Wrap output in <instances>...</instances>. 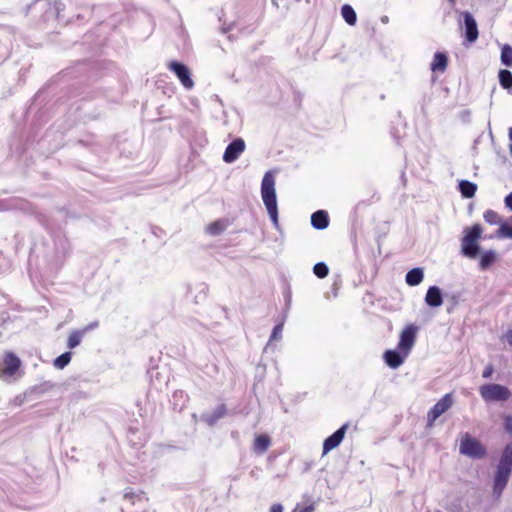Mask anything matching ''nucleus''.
Listing matches in <instances>:
<instances>
[{
  "mask_svg": "<svg viewBox=\"0 0 512 512\" xmlns=\"http://www.w3.org/2000/svg\"><path fill=\"white\" fill-rule=\"evenodd\" d=\"M341 14H342V17L344 18V20L349 25H354L356 23L357 16H356L354 9L350 5H348V4L343 5L341 8Z\"/></svg>",
  "mask_w": 512,
  "mask_h": 512,
  "instance_id": "22",
  "label": "nucleus"
},
{
  "mask_svg": "<svg viewBox=\"0 0 512 512\" xmlns=\"http://www.w3.org/2000/svg\"><path fill=\"white\" fill-rule=\"evenodd\" d=\"M512 473V443L507 444L499 458L493 476L492 493L496 499H499L506 488L510 475Z\"/></svg>",
  "mask_w": 512,
  "mask_h": 512,
  "instance_id": "1",
  "label": "nucleus"
},
{
  "mask_svg": "<svg viewBox=\"0 0 512 512\" xmlns=\"http://www.w3.org/2000/svg\"><path fill=\"white\" fill-rule=\"evenodd\" d=\"M425 302L430 307H439L443 303L441 290L437 286H431L427 290Z\"/></svg>",
  "mask_w": 512,
  "mask_h": 512,
  "instance_id": "13",
  "label": "nucleus"
},
{
  "mask_svg": "<svg viewBox=\"0 0 512 512\" xmlns=\"http://www.w3.org/2000/svg\"><path fill=\"white\" fill-rule=\"evenodd\" d=\"M499 82L504 89H512V73L506 69L500 70Z\"/></svg>",
  "mask_w": 512,
  "mask_h": 512,
  "instance_id": "25",
  "label": "nucleus"
},
{
  "mask_svg": "<svg viewBox=\"0 0 512 512\" xmlns=\"http://www.w3.org/2000/svg\"><path fill=\"white\" fill-rule=\"evenodd\" d=\"M311 224L316 229H325L329 224L328 214L324 210H318L311 216Z\"/></svg>",
  "mask_w": 512,
  "mask_h": 512,
  "instance_id": "16",
  "label": "nucleus"
},
{
  "mask_svg": "<svg viewBox=\"0 0 512 512\" xmlns=\"http://www.w3.org/2000/svg\"><path fill=\"white\" fill-rule=\"evenodd\" d=\"M270 444H271V439L269 436L264 435V434L258 435L255 438V441L253 444V450L255 453L261 455L268 450Z\"/></svg>",
  "mask_w": 512,
  "mask_h": 512,
  "instance_id": "17",
  "label": "nucleus"
},
{
  "mask_svg": "<svg viewBox=\"0 0 512 512\" xmlns=\"http://www.w3.org/2000/svg\"><path fill=\"white\" fill-rule=\"evenodd\" d=\"M84 335H85V331H81V330L73 331L68 337L67 346L70 349L77 347L81 343V340L84 337Z\"/></svg>",
  "mask_w": 512,
  "mask_h": 512,
  "instance_id": "23",
  "label": "nucleus"
},
{
  "mask_svg": "<svg viewBox=\"0 0 512 512\" xmlns=\"http://www.w3.org/2000/svg\"><path fill=\"white\" fill-rule=\"evenodd\" d=\"M448 65V57L443 52H436L434 54L433 60L430 64V69L433 72L443 73Z\"/></svg>",
  "mask_w": 512,
  "mask_h": 512,
  "instance_id": "15",
  "label": "nucleus"
},
{
  "mask_svg": "<svg viewBox=\"0 0 512 512\" xmlns=\"http://www.w3.org/2000/svg\"><path fill=\"white\" fill-rule=\"evenodd\" d=\"M20 359L13 353H6L0 362V378L7 380L19 369Z\"/></svg>",
  "mask_w": 512,
  "mask_h": 512,
  "instance_id": "8",
  "label": "nucleus"
},
{
  "mask_svg": "<svg viewBox=\"0 0 512 512\" xmlns=\"http://www.w3.org/2000/svg\"><path fill=\"white\" fill-rule=\"evenodd\" d=\"M479 393L486 402L507 401L511 396V391L500 384H485L480 386Z\"/></svg>",
  "mask_w": 512,
  "mask_h": 512,
  "instance_id": "4",
  "label": "nucleus"
},
{
  "mask_svg": "<svg viewBox=\"0 0 512 512\" xmlns=\"http://www.w3.org/2000/svg\"><path fill=\"white\" fill-rule=\"evenodd\" d=\"M313 272L317 277L325 278L329 273V269L325 263L320 262V263L315 264V266L313 268Z\"/></svg>",
  "mask_w": 512,
  "mask_h": 512,
  "instance_id": "30",
  "label": "nucleus"
},
{
  "mask_svg": "<svg viewBox=\"0 0 512 512\" xmlns=\"http://www.w3.org/2000/svg\"><path fill=\"white\" fill-rule=\"evenodd\" d=\"M314 507L312 505L309 506H297L292 512H313Z\"/></svg>",
  "mask_w": 512,
  "mask_h": 512,
  "instance_id": "32",
  "label": "nucleus"
},
{
  "mask_svg": "<svg viewBox=\"0 0 512 512\" xmlns=\"http://www.w3.org/2000/svg\"><path fill=\"white\" fill-rule=\"evenodd\" d=\"M498 236L512 239V217L509 221L501 223L498 229Z\"/></svg>",
  "mask_w": 512,
  "mask_h": 512,
  "instance_id": "26",
  "label": "nucleus"
},
{
  "mask_svg": "<svg viewBox=\"0 0 512 512\" xmlns=\"http://www.w3.org/2000/svg\"><path fill=\"white\" fill-rule=\"evenodd\" d=\"M348 428V424H344L337 431H335L332 435H330L323 443V454L328 453L332 449L336 448L340 445L342 440L344 439L346 430Z\"/></svg>",
  "mask_w": 512,
  "mask_h": 512,
  "instance_id": "11",
  "label": "nucleus"
},
{
  "mask_svg": "<svg viewBox=\"0 0 512 512\" xmlns=\"http://www.w3.org/2000/svg\"><path fill=\"white\" fill-rule=\"evenodd\" d=\"M226 229V224L223 221H215L211 223L206 231L211 235H219Z\"/></svg>",
  "mask_w": 512,
  "mask_h": 512,
  "instance_id": "27",
  "label": "nucleus"
},
{
  "mask_svg": "<svg viewBox=\"0 0 512 512\" xmlns=\"http://www.w3.org/2000/svg\"><path fill=\"white\" fill-rule=\"evenodd\" d=\"M464 25L466 39L471 43L475 42L478 38V29L475 19L469 12L464 13Z\"/></svg>",
  "mask_w": 512,
  "mask_h": 512,
  "instance_id": "12",
  "label": "nucleus"
},
{
  "mask_svg": "<svg viewBox=\"0 0 512 512\" xmlns=\"http://www.w3.org/2000/svg\"><path fill=\"white\" fill-rule=\"evenodd\" d=\"M226 413V408L224 405L218 406L214 412L210 415H206L204 420L210 426H213L219 419H221Z\"/></svg>",
  "mask_w": 512,
  "mask_h": 512,
  "instance_id": "21",
  "label": "nucleus"
},
{
  "mask_svg": "<svg viewBox=\"0 0 512 512\" xmlns=\"http://www.w3.org/2000/svg\"><path fill=\"white\" fill-rule=\"evenodd\" d=\"M459 190L463 197L472 198L477 190V185L468 180H461L459 182Z\"/></svg>",
  "mask_w": 512,
  "mask_h": 512,
  "instance_id": "19",
  "label": "nucleus"
},
{
  "mask_svg": "<svg viewBox=\"0 0 512 512\" xmlns=\"http://www.w3.org/2000/svg\"><path fill=\"white\" fill-rule=\"evenodd\" d=\"M484 219L487 223L491 224V225H495V224H500L503 223L501 221V218L500 216L498 215V213H496L495 211L493 210H487L485 213H484Z\"/></svg>",
  "mask_w": 512,
  "mask_h": 512,
  "instance_id": "29",
  "label": "nucleus"
},
{
  "mask_svg": "<svg viewBox=\"0 0 512 512\" xmlns=\"http://www.w3.org/2000/svg\"><path fill=\"white\" fill-rule=\"evenodd\" d=\"M97 327H98V322L95 321V322L90 323L89 325H87L83 329H81V331H85V334H86L88 331L93 330V329H95Z\"/></svg>",
  "mask_w": 512,
  "mask_h": 512,
  "instance_id": "34",
  "label": "nucleus"
},
{
  "mask_svg": "<svg viewBox=\"0 0 512 512\" xmlns=\"http://www.w3.org/2000/svg\"><path fill=\"white\" fill-rule=\"evenodd\" d=\"M168 68L174 72L187 90H191L194 87V81L191 78V73L187 66L177 61H171L168 64Z\"/></svg>",
  "mask_w": 512,
  "mask_h": 512,
  "instance_id": "9",
  "label": "nucleus"
},
{
  "mask_svg": "<svg viewBox=\"0 0 512 512\" xmlns=\"http://www.w3.org/2000/svg\"><path fill=\"white\" fill-rule=\"evenodd\" d=\"M405 358L406 357H404V354L396 350H387L384 353V360L386 364L393 369H396L399 366H401Z\"/></svg>",
  "mask_w": 512,
  "mask_h": 512,
  "instance_id": "14",
  "label": "nucleus"
},
{
  "mask_svg": "<svg viewBox=\"0 0 512 512\" xmlns=\"http://www.w3.org/2000/svg\"><path fill=\"white\" fill-rule=\"evenodd\" d=\"M465 235L461 240V250L463 255L469 258H476L480 252V246L478 240L482 234V228L480 225L475 224L471 228L464 230Z\"/></svg>",
  "mask_w": 512,
  "mask_h": 512,
  "instance_id": "3",
  "label": "nucleus"
},
{
  "mask_svg": "<svg viewBox=\"0 0 512 512\" xmlns=\"http://www.w3.org/2000/svg\"><path fill=\"white\" fill-rule=\"evenodd\" d=\"M501 63L507 67H512V47L508 44L502 46Z\"/></svg>",
  "mask_w": 512,
  "mask_h": 512,
  "instance_id": "24",
  "label": "nucleus"
},
{
  "mask_svg": "<svg viewBox=\"0 0 512 512\" xmlns=\"http://www.w3.org/2000/svg\"><path fill=\"white\" fill-rule=\"evenodd\" d=\"M453 404V397L450 393L445 394L428 412L427 426L432 427L437 418L445 413Z\"/></svg>",
  "mask_w": 512,
  "mask_h": 512,
  "instance_id": "7",
  "label": "nucleus"
},
{
  "mask_svg": "<svg viewBox=\"0 0 512 512\" xmlns=\"http://www.w3.org/2000/svg\"><path fill=\"white\" fill-rule=\"evenodd\" d=\"M509 139L512 141V128L509 129Z\"/></svg>",
  "mask_w": 512,
  "mask_h": 512,
  "instance_id": "40",
  "label": "nucleus"
},
{
  "mask_svg": "<svg viewBox=\"0 0 512 512\" xmlns=\"http://www.w3.org/2000/svg\"><path fill=\"white\" fill-rule=\"evenodd\" d=\"M70 360H71V353L65 352V353L61 354L60 356H58L54 360V366L58 369H63L64 367H66L69 364Z\"/></svg>",
  "mask_w": 512,
  "mask_h": 512,
  "instance_id": "28",
  "label": "nucleus"
},
{
  "mask_svg": "<svg viewBox=\"0 0 512 512\" xmlns=\"http://www.w3.org/2000/svg\"><path fill=\"white\" fill-rule=\"evenodd\" d=\"M246 148L245 142L242 138H236L225 149L223 154V161L225 163L235 162Z\"/></svg>",
  "mask_w": 512,
  "mask_h": 512,
  "instance_id": "10",
  "label": "nucleus"
},
{
  "mask_svg": "<svg viewBox=\"0 0 512 512\" xmlns=\"http://www.w3.org/2000/svg\"><path fill=\"white\" fill-rule=\"evenodd\" d=\"M505 205L512 211V192L505 197Z\"/></svg>",
  "mask_w": 512,
  "mask_h": 512,
  "instance_id": "35",
  "label": "nucleus"
},
{
  "mask_svg": "<svg viewBox=\"0 0 512 512\" xmlns=\"http://www.w3.org/2000/svg\"><path fill=\"white\" fill-rule=\"evenodd\" d=\"M493 373V367L492 365H487L485 369L483 370L482 376L483 378H490Z\"/></svg>",
  "mask_w": 512,
  "mask_h": 512,
  "instance_id": "33",
  "label": "nucleus"
},
{
  "mask_svg": "<svg viewBox=\"0 0 512 512\" xmlns=\"http://www.w3.org/2000/svg\"><path fill=\"white\" fill-rule=\"evenodd\" d=\"M497 258V253L493 250H489L484 252L480 258V268L481 270H487Z\"/></svg>",
  "mask_w": 512,
  "mask_h": 512,
  "instance_id": "20",
  "label": "nucleus"
},
{
  "mask_svg": "<svg viewBox=\"0 0 512 512\" xmlns=\"http://www.w3.org/2000/svg\"><path fill=\"white\" fill-rule=\"evenodd\" d=\"M275 174L273 171H267L261 182V197L266 207L268 215L274 226L278 228V206L275 190Z\"/></svg>",
  "mask_w": 512,
  "mask_h": 512,
  "instance_id": "2",
  "label": "nucleus"
},
{
  "mask_svg": "<svg viewBox=\"0 0 512 512\" xmlns=\"http://www.w3.org/2000/svg\"><path fill=\"white\" fill-rule=\"evenodd\" d=\"M506 340L512 346V329L506 333Z\"/></svg>",
  "mask_w": 512,
  "mask_h": 512,
  "instance_id": "38",
  "label": "nucleus"
},
{
  "mask_svg": "<svg viewBox=\"0 0 512 512\" xmlns=\"http://www.w3.org/2000/svg\"><path fill=\"white\" fill-rule=\"evenodd\" d=\"M270 512H283V506L281 504H273L270 507Z\"/></svg>",
  "mask_w": 512,
  "mask_h": 512,
  "instance_id": "37",
  "label": "nucleus"
},
{
  "mask_svg": "<svg viewBox=\"0 0 512 512\" xmlns=\"http://www.w3.org/2000/svg\"><path fill=\"white\" fill-rule=\"evenodd\" d=\"M283 326L284 323L281 322L274 327L272 334L270 336V342L274 340H280L282 338Z\"/></svg>",
  "mask_w": 512,
  "mask_h": 512,
  "instance_id": "31",
  "label": "nucleus"
},
{
  "mask_svg": "<svg viewBox=\"0 0 512 512\" xmlns=\"http://www.w3.org/2000/svg\"><path fill=\"white\" fill-rule=\"evenodd\" d=\"M505 428L507 431L512 432V417L508 416L505 419Z\"/></svg>",
  "mask_w": 512,
  "mask_h": 512,
  "instance_id": "36",
  "label": "nucleus"
},
{
  "mask_svg": "<svg viewBox=\"0 0 512 512\" xmlns=\"http://www.w3.org/2000/svg\"><path fill=\"white\" fill-rule=\"evenodd\" d=\"M381 22L383 24H387L389 22V17L386 16V15H383L381 18H380Z\"/></svg>",
  "mask_w": 512,
  "mask_h": 512,
  "instance_id": "39",
  "label": "nucleus"
},
{
  "mask_svg": "<svg viewBox=\"0 0 512 512\" xmlns=\"http://www.w3.org/2000/svg\"><path fill=\"white\" fill-rule=\"evenodd\" d=\"M459 451L461 454L475 459L483 458L486 454L484 446L468 433L461 439Z\"/></svg>",
  "mask_w": 512,
  "mask_h": 512,
  "instance_id": "5",
  "label": "nucleus"
},
{
  "mask_svg": "<svg viewBox=\"0 0 512 512\" xmlns=\"http://www.w3.org/2000/svg\"><path fill=\"white\" fill-rule=\"evenodd\" d=\"M417 331L418 327L410 324L401 332L397 348L402 354H404V357L409 355L415 345Z\"/></svg>",
  "mask_w": 512,
  "mask_h": 512,
  "instance_id": "6",
  "label": "nucleus"
},
{
  "mask_svg": "<svg viewBox=\"0 0 512 512\" xmlns=\"http://www.w3.org/2000/svg\"><path fill=\"white\" fill-rule=\"evenodd\" d=\"M424 278V272L422 268H413L406 274V283L410 286L419 285Z\"/></svg>",
  "mask_w": 512,
  "mask_h": 512,
  "instance_id": "18",
  "label": "nucleus"
}]
</instances>
